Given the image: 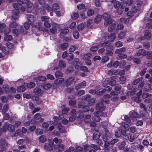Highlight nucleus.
<instances>
[{"label": "nucleus", "instance_id": "1", "mask_svg": "<svg viewBox=\"0 0 152 152\" xmlns=\"http://www.w3.org/2000/svg\"><path fill=\"white\" fill-rule=\"evenodd\" d=\"M102 47L106 46V50L107 51V54L111 56L113 55L112 50H113V46L110 44V41H107L105 43L101 44Z\"/></svg>", "mask_w": 152, "mask_h": 152}, {"label": "nucleus", "instance_id": "2", "mask_svg": "<svg viewBox=\"0 0 152 152\" xmlns=\"http://www.w3.org/2000/svg\"><path fill=\"white\" fill-rule=\"evenodd\" d=\"M96 109L97 110L98 113H99L100 116L105 117L107 115V114L105 112H103L104 109V104L102 103H98L96 106Z\"/></svg>", "mask_w": 152, "mask_h": 152}, {"label": "nucleus", "instance_id": "3", "mask_svg": "<svg viewBox=\"0 0 152 152\" xmlns=\"http://www.w3.org/2000/svg\"><path fill=\"white\" fill-rule=\"evenodd\" d=\"M105 132V136L103 137V141L105 142L104 144L105 150H108L107 147L109 145L110 143L108 142V138L111 136V134L109 131L106 129L104 130Z\"/></svg>", "mask_w": 152, "mask_h": 152}, {"label": "nucleus", "instance_id": "4", "mask_svg": "<svg viewBox=\"0 0 152 152\" xmlns=\"http://www.w3.org/2000/svg\"><path fill=\"white\" fill-rule=\"evenodd\" d=\"M15 127L14 125L12 124H9L8 123H5L3 126V132H6L7 129L10 132H12L15 130Z\"/></svg>", "mask_w": 152, "mask_h": 152}, {"label": "nucleus", "instance_id": "5", "mask_svg": "<svg viewBox=\"0 0 152 152\" xmlns=\"http://www.w3.org/2000/svg\"><path fill=\"white\" fill-rule=\"evenodd\" d=\"M103 16L105 20L104 24L105 26H107L108 24L110 23V22L113 20L110 18V15L108 13H104Z\"/></svg>", "mask_w": 152, "mask_h": 152}, {"label": "nucleus", "instance_id": "6", "mask_svg": "<svg viewBox=\"0 0 152 152\" xmlns=\"http://www.w3.org/2000/svg\"><path fill=\"white\" fill-rule=\"evenodd\" d=\"M48 143H45L44 145V149L49 151H51L53 149V140L52 139H48Z\"/></svg>", "mask_w": 152, "mask_h": 152}, {"label": "nucleus", "instance_id": "7", "mask_svg": "<svg viewBox=\"0 0 152 152\" xmlns=\"http://www.w3.org/2000/svg\"><path fill=\"white\" fill-rule=\"evenodd\" d=\"M75 83V77L71 76L66 80L65 84L66 86L68 87L71 85H74Z\"/></svg>", "mask_w": 152, "mask_h": 152}, {"label": "nucleus", "instance_id": "8", "mask_svg": "<svg viewBox=\"0 0 152 152\" xmlns=\"http://www.w3.org/2000/svg\"><path fill=\"white\" fill-rule=\"evenodd\" d=\"M111 2L114 3V7L116 10L119 9L120 7L121 9H124V7L122 5H121V3L119 1H116V0H112Z\"/></svg>", "mask_w": 152, "mask_h": 152}, {"label": "nucleus", "instance_id": "9", "mask_svg": "<svg viewBox=\"0 0 152 152\" xmlns=\"http://www.w3.org/2000/svg\"><path fill=\"white\" fill-rule=\"evenodd\" d=\"M0 144L1 149L3 151L6 150L8 146V143L4 139H2L0 140Z\"/></svg>", "mask_w": 152, "mask_h": 152}, {"label": "nucleus", "instance_id": "10", "mask_svg": "<svg viewBox=\"0 0 152 152\" xmlns=\"http://www.w3.org/2000/svg\"><path fill=\"white\" fill-rule=\"evenodd\" d=\"M52 27L50 29V32L53 34H55L57 32V28L59 26L58 25L55 23H52Z\"/></svg>", "mask_w": 152, "mask_h": 152}, {"label": "nucleus", "instance_id": "11", "mask_svg": "<svg viewBox=\"0 0 152 152\" xmlns=\"http://www.w3.org/2000/svg\"><path fill=\"white\" fill-rule=\"evenodd\" d=\"M146 52L145 51V50L143 49H140L135 54V56H146Z\"/></svg>", "mask_w": 152, "mask_h": 152}, {"label": "nucleus", "instance_id": "12", "mask_svg": "<svg viewBox=\"0 0 152 152\" xmlns=\"http://www.w3.org/2000/svg\"><path fill=\"white\" fill-rule=\"evenodd\" d=\"M108 24L110 25L108 28V31L111 32L114 29L115 26V22L114 20H113L110 22V23Z\"/></svg>", "mask_w": 152, "mask_h": 152}, {"label": "nucleus", "instance_id": "13", "mask_svg": "<svg viewBox=\"0 0 152 152\" xmlns=\"http://www.w3.org/2000/svg\"><path fill=\"white\" fill-rule=\"evenodd\" d=\"M28 22L29 23L32 24L33 23L35 19V18L34 17V16L33 15L28 14L27 15Z\"/></svg>", "mask_w": 152, "mask_h": 152}, {"label": "nucleus", "instance_id": "14", "mask_svg": "<svg viewBox=\"0 0 152 152\" xmlns=\"http://www.w3.org/2000/svg\"><path fill=\"white\" fill-rule=\"evenodd\" d=\"M99 115H100L99 113H98L97 112H95L94 113V116L92 118L93 121H96V122L99 121L100 119V118L98 116Z\"/></svg>", "mask_w": 152, "mask_h": 152}, {"label": "nucleus", "instance_id": "15", "mask_svg": "<svg viewBox=\"0 0 152 152\" xmlns=\"http://www.w3.org/2000/svg\"><path fill=\"white\" fill-rule=\"evenodd\" d=\"M46 79V77L44 76H40L38 77L34 78V80L35 81H37V80L40 81H45Z\"/></svg>", "mask_w": 152, "mask_h": 152}, {"label": "nucleus", "instance_id": "16", "mask_svg": "<svg viewBox=\"0 0 152 152\" xmlns=\"http://www.w3.org/2000/svg\"><path fill=\"white\" fill-rule=\"evenodd\" d=\"M100 136V133L98 131L95 132L93 134V139L94 140L99 139Z\"/></svg>", "mask_w": 152, "mask_h": 152}, {"label": "nucleus", "instance_id": "17", "mask_svg": "<svg viewBox=\"0 0 152 152\" xmlns=\"http://www.w3.org/2000/svg\"><path fill=\"white\" fill-rule=\"evenodd\" d=\"M151 33L149 31L146 32L144 36V37L147 40H149L151 37Z\"/></svg>", "mask_w": 152, "mask_h": 152}, {"label": "nucleus", "instance_id": "18", "mask_svg": "<svg viewBox=\"0 0 152 152\" xmlns=\"http://www.w3.org/2000/svg\"><path fill=\"white\" fill-rule=\"evenodd\" d=\"M126 36V32L125 31H122L118 35V37L120 39H123Z\"/></svg>", "mask_w": 152, "mask_h": 152}, {"label": "nucleus", "instance_id": "19", "mask_svg": "<svg viewBox=\"0 0 152 152\" xmlns=\"http://www.w3.org/2000/svg\"><path fill=\"white\" fill-rule=\"evenodd\" d=\"M64 80V78H59L55 80L54 81V83L56 85H59Z\"/></svg>", "mask_w": 152, "mask_h": 152}, {"label": "nucleus", "instance_id": "20", "mask_svg": "<svg viewBox=\"0 0 152 152\" xmlns=\"http://www.w3.org/2000/svg\"><path fill=\"white\" fill-rule=\"evenodd\" d=\"M13 15L12 17V19L14 20L18 19L19 17V13H17L16 12L13 11Z\"/></svg>", "mask_w": 152, "mask_h": 152}, {"label": "nucleus", "instance_id": "21", "mask_svg": "<svg viewBox=\"0 0 152 152\" xmlns=\"http://www.w3.org/2000/svg\"><path fill=\"white\" fill-rule=\"evenodd\" d=\"M12 5L13 7L15 9V10L14 11L15 12H16L17 13H19V5L17 3H14Z\"/></svg>", "mask_w": 152, "mask_h": 152}, {"label": "nucleus", "instance_id": "22", "mask_svg": "<svg viewBox=\"0 0 152 152\" xmlns=\"http://www.w3.org/2000/svg\"><path fill=\"white\" fill-rule=\"evenodd\" d=\"M46 136L44 135H41L39 137V141L42 143L45 141L46 140Z\"/></svg>", "mask_w": 152, "mask_h": 152}, {"label": "nucleus", "instance_id": "23", "mask_svg": "<svg viewBox=\"0 0 152 152\" xmlns=\"http://www.w3.org/2000/svg\"><path fill=\"white\" fill-rule=\"evenodd\" d=\"M102 19V16L100 15H98L96 16L95 19L94 20V22L96 23H98L101 21Z\"/></svg>", "mask_w": 152, "mask_h": 152}, {"label": "nucleus", "instance_id": "24", "mask_svg": "<svg viewBox=\"0 0 152 152\" xmlns=\"http://www.w3.org/2000/svg\"><path fill=\"white\" fill-rule=\"evenodd\" d=\"M8 105L7 104H4L2 110V113H5L8 111Z\"/></svg>", "mask_w": 152, "mask_h": 152}, {"label": "nucleus", "instance_id": "25", "mask_svg": "<svg viewBox=\"0 0 152 152\" xmlns=\"http://www.w3.org/2000/svg\"><path fill=\"white\" fill-rule=\"evenodd\" d=\"M91 97L89 95H86L82 97V99L84 101H88L91 99Z\"/></svg>", "mask_w": 152, "mask_h": 152}, {"label": "nucleus", "instance_id": "26", "mask_svg": "<svg viewBox=\"0 0 152 152\" xmlns=\"http://www.w3.org/2000/svg\"><path fill=\"white\" fill-rule=\"evenodd\" d=\"M146 55L147 56L146 57L147 59H152V51H147Z\"/></svg>", "mask_w": 152, "mask_h": 152}, {"label": "nucleus", "instance_id": "27", "mask_svg": "<svg viewBox=\"0 0 152 152\" xmlns=\"http://www.w3.org/2000/svg\"><path fill=\"white\" fill-rule=\"evenodd\" d=\"M77 8L79 10L85 9V5L83 4H78L77 6Z\"/></svg>", "mask_w": 152, "mask_h": 152}, {"label": "nucleus", "instance_id": "28", "mask_svg": "<svg viewBox=\"0 0 152 152\" xmlns=\"http://www.w3.org/2000/svg\"><path fill=\"white\" fill-rule=\"evenodd\" d=\"M91 118V115H85L84 121L87 123L89 121V120Z\"/></svg>", "mask_w": 152, "mask_h": 152}, {"label": "nucleus", "instance_id": "29", "mask_svg": "<svg viewBox=\"0 0 152 152\" xmlns=\"http://www.w3.org/2000/svg\"><path fill=\"white\" fill-rule=\"evenodd\" d=\"M94 13V11L93 10L89 9L87 12V14L88 16H92Z\"/></svg>", "mask_w": 152, "mask_h": 152}, {"label": "nucleus", "instance_id": "30", "mask_svg": "<svg viewBox=\"0 0 152 152\" xmlns=\"http://www.w3.org/2000/svg\"><path fill=\"white\" fill-rule=\"evenodd\" d=\"M79 15L77 12H73L71 15V18L74 19H76L78 17Z\"/></svg>", "mask_w": 152, "mask_h": 152}, {"label": "nucleus", "instance_id": "31", "mask_svg": "<svg viewBox=\"0 0 152 152\" xmlns=\"http://www.w3.org/2000/svg\"><path fill=\"white\" fill-rule=\"evenodd\" d=\"M41 19L42 21L44 22H50V18L48 16H42L41 17Z\"/></svg>", "mask_w": 152, "mask_h": 152}, {"label": "nucleus", "instance_id": "32", "mask_svg": "<svg viewBox=\"0 0 152 152\" xmlns=\"http://www.w3.org/2000/svg\"><path fill=\"white\" fill-rule=\"evenodd\" d=\"M25 88L23 86H19L17 88V91L19 92H22L25 91Z\"/></svg>", "mask_w": 152, "mask_h": 152}, {"label": "nucleus", "instance_id": "33", "mask_svg": "<svg viewBox=\"0 0 152 152\" xmlns=\"http://www.w3.org/2000/svg\"><path fill=\"white\" fill-rule=\"evenodd\" d=\"M58 65L61 68H64L66 66L65 62L62 60L59 61Z\"/></svg>", "mask_w": 152, "mask_h": 152}, {"label": "nucleus", "instance_id": "34", "mask_svg": "<svg viewBox=\"0 0 152 152\" xmlns=\"http://www.w3.org/2000/svg\"><path fill=\"white\" fill-rule=\"evenodd\" d=\"M105 90L103 88H100L97 91L96 94L98 95H102L105 92Z\"/></svg>", "mask_w": 152, "mask_h": 152}, {"label": "nucleus", "instance_id": "35", "mask_svg": "<svg viewBox=\"0 0 152 152\" xmlns=\"http://www.w3.org/2000/svg\"><path fill=\"white\" fill-rule=\"evenodd\" d=\"M12 39V36L11 35H7L5 36L4 39L5 41H8L11 40Z\"/></svg>", "mask_w": 152, "mask_h": 152}, {"label": "nucleus", "instance_id": "36", "mask_svg": "<svg viewBox=\"0 0 152 152\" xmlns=\"http://www.w3.org/2000/svg\"><path fill=\"white\" fill-rule=\"evenodd\" d=\"M18 25V24L15 22H11L9 25V26L10 28H12L16 27Z\"/></svg>", "mask_w": 152, "mask_h": 152}, {"label": "nucleus", "instance_id": "37", "mask_svg": "<svg viewBox=\"0 0 152 152\" xmlns=\"http://www.w3.org/2000/svg\"><path fill=\"white\" fill-rule=\"evenodd\" d=\"M34 92L36 95L40 94L41 93V90L39 88H36L34 89Z\"/></svg>", "mask_w": 152, "mask_h": 152}, {"label": "nucleus", "instance_id": "38", "mask_svg": "<svg viewBox=\"0 0 152 152\" xmlns=\"http://www.w3.org/2000/svg\"><path fill=\"white\" fill-rule=\"evenodd\" d=\"M59 8L58 4L56 3L54 4L52 7V10L53 11H55L56 10H58Z\"/></svg>", "mask_w": 152, "mask_h": 152}, {"label": "nucleus", "instance_id": "39", "mask_svg": "<svg viewBox=\"0 0 152 152\" xmlns=\"http://www.w3.org/2000/svg\"><path fill=\"white\" fill-rule=\"evenodd\" d=\"M74 57V54L70 53L68 55L67 57V59L68 61L72 60Z\"/></svg>", "mask_w": 152, "mask_h": 152}, {"label": "nucleus", "instance_id": "40", "mask_svg": "<svg viewBox=\"0 0 152 152\" xmlns=\"http://www.w3.org/2000/svg\"><path fill=\"white\" fill-rule=\"evenodd\" d=\"M27 87L29 88L34 87L35 86V83L33 82H31L27 85Z\"/></svg>", "mask_w": 152, "mask_h": 152}, {"label": "nucleus", "instance_id": "41", "mask_svg": "<svg viewBox=\"0 0 152 152\" xmlns=\"http://www.w3.org/2000/svg\"><path fill=\"white\" fill-rule=\"evenodd\" d=\"M63 75V73L60 71H57L55 72V76L57 77H62Z\"/></svg>", "mask_w": 152, "mask_h": 152}, {"label": "nucleus", "instance_id": "42", "mask_svg": "<svg viewBox=\"0 0 152 152\" xmlns=\"http://www.w3.org/2000/svg\"><path fill=\"white\" fill-rule=\"evenodd\" d=\"M83 148L80 146H76L75 147V151L76 152H82Z\"/></svg>", "mask_w": 152, "mask_h": 152}, {"label": "nucleus", "instance_id": "43", "mask_svg": "<svg viewBox=\"0 0 152 152\" xmlns=\"http://www.w3.org/2000/svg\"><path fill=\"white\" fill-rule=\"evenodd\" d=\"M90 147L94 149L95 150H97L100 149V148L99 146L95 145L94 144H91L90 145Z\"/></svg>", "mask_w": 152, "mask_h": 152}, {"label": "nucleus", "instance_id": "44", "mask_svg": "<svg viewBox=\"0 0 152 152\" xmlns=\"http://www.w3.org/2000/svg\"><path fill=\"white\" fill-rule=\"evenodd\" d=\"M95 99L94 98L90 99L88 101V104L90 105H92L95 103Z\"/></svg>", "mask_w": 152, "mask_h": 152}, {"label": "nucleus", "instance_id": "45", "mask_svg": "<svg viewBox=\"0 0 152 152\" xmlns=\"http://www.w3.org/2000/svg\"><path fill=\"white\" fill-rule=\"evenodd\" d=\"M53 142L54 141L56 144H60L61 142V140L60 139H58L57 137H55L53 140Z\"/></svg>", "mask_w": 152, "mask_h": 152}, {"label": "nucleus", "instance_id": "46", "mask_svg": "<svg viewBox=\"0 0 152 152\" xmlns=\"http://www.w3.org/2000/svg\"><path fill=\"white\" fill-rule=\"evenodd\" d=\"M133 99L137 103H140L141 102L140 97L134 96L133 97Z\"/></svg>", "mask_w": 152, "mask_h": 152}, {"label": "nucleus", "instance_id": "47", "mask_svg": "<svg viewBox=\"0 0 152 152\" xmlns=\"http://www.w3.org/2000/svg\"><path fill=\"white\" fill-rule=\"evenodd\" d=\"M52 86V85L50 83H48L45 84L43 86L44 89L47 90L48 88H50Z\"/></svg>", "mask_w": 152, "mask_h": 152}, {"label": "nucleus", "instance_id": "48", "mask_svg": "<svg viewBox=\"0 0 152 152\" xmlns=\"http://www.w3.org/2000/svg\"><path fill=\"white\" fill-rule=\"evenodd\" d=\"M69 32V30L67 28L62 29L61 31V34H66Z\"/></svg>", "mask_w": 152, "mask_h": 152}, {"label": "nucleus", "instance_id": "49", "mask_svg": "<svg viewBox=\"0 0 152 152\" xmlns=\"http://www.w3.org/2000/svg\"><path fill=\"white\" fill-rule=\"evenodd\" d=\"M12 33L13 34L15 35L16 36H18L19 34V31L17 29H13L12 30Z\"/></svg>", "mask_w": 152, "mask_h": 152}, {"label": "nucleus", "instance_id": "50", "mask_svg": "<svg viewBox=\"0 0 152 152\" xmlns=\"http://www.w3.org/2000/svg\"><path fill=\"white\" fill-rule=\"evenodd\" d=\"M36 133L37 134H42L43 133V131L42 129L38 128L36 129Z\"/></svg>", "mask_w": 152, "mask_h": 152}, {"label": "nucleus", "instance_id": "51", "mask_svg": "<svg viewBox=\"0 0 152 152\" xmlns=\"http://www.w3.org/2000/svg\"><path fill=\"white\" fill-rule=\"evenodd\" d=\"M126 145L125 142H122L119 145V148L121 149H123Z\"/></svg>", "mask_w": 152, "mask_h": 152}, {"label": "nucleus", "instance_id": "52", "mask_svg": "<svg viewBox=\"0 0 152 152\" xmlns=\"http://www.w3.org/2000/svg\"><path fill=\"white\" fill-rule=\"evenodd\" d=\"M115 34L114 33H111L110 36H109V38L112 41H113L115 39Z\"/></svg>", "mask_w": 152, "mask_h": 152}, {"label": "nucleus", "instance_id": "53", "mask_svg": "<svg viewBox=\"0 0 152 152\" xmlns=\"http://www.w3.org/2000/svg\"><path fill=\"white\" fill-rule=\"evenodd\" d=\"M73 36L75 38L77 39L79 37V34L78 32L75 31L73 33Z\"/></svg>", "mask_w": 152, "mask_h": 152}, {"label": "nucleus", "instance_id": "54", "mask_svg": "<svg viewBox=\"0 0 152 152\" xmlns=\"http://www.w3.org/2000/svg\"><path fill=\"white\" fill-rule=\"evenodd\" d=\"M1 100L3 103H6L8 101L6 97L3 96L1 97Z\"/></svg>", "mask_w": 152, "mask_h": 152}, {"label": "nucleus", "instance_id": "55", "mask_svg": "<svg viewBox=\"0 0 152 152\" xmlns=\"http://www.w3.org/2000/svg\"><path fill=\"white\" fill-rule=\"evenodd\" d=\"M84 27V24L83 23H80L78 25L77 27V28L78 30H82L83 29Z\"/></svg>", "mask_w": 152, "mask_h": 152}, {"label": "nucleus", "instance_id": "56", "mask_svg": "<svg viewBox=\"0 0 152 152\" xmlns=\"http://www.w3.org/2000/svg\"><path fill=\"white\" fill-rule=\"evenodd\" d=\"M85 115L82 113H80L79 115L78 116V118L80 120L82 121H83L84 120Z\"/></svg>", "mask_w": 152, "mask_h": 152}, {"label": "nucleus", "instance_id": "57", "mask_svg": "<svg viewBox=\"0 0 152 152\" xmlns=\"http://www.w3.org/2000/svg\"><path fill=\"white\" fill-rule=\"evenodd\" d=\"M76 103V101L75 100H71L69 101V104L71 106H74Z\"/></svg>", "mask_w": 152, "mask_h": 152}, {"label": "nucleus", "instance_id": "58", "mask_svg": "<svg viewBox=\"0 0 152 152\" xmlns=\"http://www.w3.org/2000/svg\"><path fill=\"white\" fill-rule=\"evenodd\" d=\"M119 62L118 61H116L114 62L113 65V66L114 67L116 68L119 65Z\"/></svg>", "mask_w": 152, "mask_h": 152}, {"label": "nucleus", "instance_id": "59", "mask_svg": "<svg viewBox=\"0 0 152 152\" xmlns=\"http://www.w3.org/2000/svg\"><path fill=\"white\" fill-rule=\"evenodd\" d=\"M124 28V25L121 24H118L117 26V28L118 30H122Z\"/></svg>", "mask_w": 152, "mask_h": 152}, {"label": "nucleus", "instance_id": "60", "mask_svg": "<svg viewBox=\"0 0 152 152\" xmlns=\"http://www.w3.org/2000/svg\"><path fill=\"white\" fill-rule=\"evenodd\" d=\"M115 46L117 47H121L122 46V42L120 41L117 42L115 43Z\"/></svg>", "mask_w": 152, "mask_h": 152}, {"label": "nucleus", "instance_id": "61", "mask_svg": "<svg viewBox=\"0 0 152 152\" xmlns=\"http://www.w3.org/2000/svg\"><path fill=\"white\" fill-rule=\"evenodd\" d=\"M31 23H29L28 22H26L24 24V26L26 29H28L30 26Z\"/></svg>", "mask_w": 152, "mask_h": 152}, {"label": "nucleus", "instance_id": "62", "mask_svg": "<svg viewBox=\"0 0 152 152\" xmlns=\"http://www.w3.org/2000/svg\"><path fill=\"white\" fill-rule=\"evenodd\" d=\"M89 109V107L87 106H83L82 108L83 111L85 112H87L88 111Z\"/></svg>", "mask_w": 152, "mask_h": 152}, {"label": "nucleus", "instance_id": "63", "mask_svg": "<svg viewBox=\"0 0 152 152\" xmlns=\"http://www.w3.org/2000/svg\"><path fill=\"white\" fill-rule=\"evenodd\" d=\"M92 23L93 20L92 19H89L87 21V25L89 27Z\"/></svg>", "mask_w": 152, "mask_h": 152}, {"label": "nucleus", "instance_id": "64", "mask_svg": "<svg viewBox=\"0 0 152 152\" xmlns=\"http://www.w3.org/2000/svg\"><path fill=\"white\" fill-rule=\"evenodd\" d=\"M74 149H75L74 147H70L68 149L66 150L64 152H73Z\"/></svg>", "mask_w": 152, "mask_h": 152}]
</instances>
